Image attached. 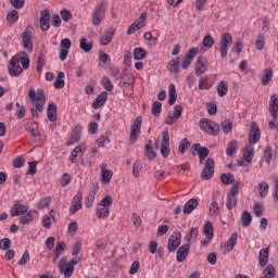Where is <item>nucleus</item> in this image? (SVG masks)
I'll return each instance as SVG.
<instances>
[{"label":"nucleus","instance_id":"nucleus-1","mask_svg":"<svg viewBox=\"0 0 278 278\" xmlns=\"http://www.w3.org/2000/svg\"><path fill=\"white\" fill-rule=\"evenodd\" d=\"M28 101L33 108L30 109L31 116H38V114H42L45 112V105L47 104V96L45 94V90L36 89L30 87L28 90Z\"/></svg>","mask_w":278,"mask_h":278},{"label":"nucleus","instance_id":"nucleus-2","mask_svg":"<svg viewBox=\"0 0 278 278\" xmlns=\"http://www.w3.org/2000/svg\"><path fill=\"white\" fill-rule=\"evenodd\" d=\"M114 203L112 195L104 197L96 208V216L98 218H108L110 216V206Z\"/></svg>","mask_w":278,"mask_h":278},{"label":"nucleus","instance_id":"nucleus-3","mask_svg":"<svg viewBox=\"0 0 278 278\" xmlns=\"http://www.w3.org/2000/svg\"><path fill=\"white\" fill-rule=\"evenodd\" d=\"M233 45V37L229 33H224L219 39V53L220 58H227V53H229V47Z\"/></svg>","mask_w":278,"mask_h":278},{"label":"nucleus","instance_id":"nucleus-4","mask_svg":"<svg viewBox=\"0 0 278 278\" xmlns=\"http://www.w3.org/2000/svg\"><path fill=\"white\" fill-rule=\"evenodd\" d=\"M105 10H108V3L101 2L97 4L93 13L91 14L92 25H101L103 18H105Z\"/></svg>","mask_w":278,"mask_h":278},{"label":"nucleus","instance_id":"nucleus-5","mask_svg":"<svg viewBox=\"0 0 278 278\" xmlns=\"http://www.w3.org/2000/svg\"><path fill=\"white\" fill-rule=\"evenodd\" d=\"M142 130V116H138L130 126L129 142L130 144H136L138 138H140V132Z\"/></svg>","mask_w":278,"mask_h":278},{"label":"nucleus","instance_id":"nucleus-6","mask_svg":"<svg viewBox=\"0 0 278 278\" xmlns=\"http://www.w3.org/2000/svg\"><path fill=\"white\" fill-rule=\"evenodd\" d=\"M200 129H202L204 134H208L210 136H218V131H220V126L212 121L202 119L200 121Z\"/></svg>","mask_w":278,"mask_h":278},{"label":"nucleus","instance_id":"nucleus-7","mask_svg":"<svg viewBox=\"0 0 278 278\" xmlns=\"http://www.w3.org/2000/svg\"><path fill=\"white\" fill-rule=\"evenodd\" d=\"M59 273L64 276L65 278H71L73 277L74 273H75V267H73V265H70L68 263V258H66V256H63L60 261H59Z\"/></svg>","mask_w":278,"mask_h":278},{"label":"nucleus","instance_id":"nucleus-8","mask_svg":"<svg viewBox=\"0 0 278 278\" xmlns=\"http://www.w3.org/2000/svg\"><path fill=\"white\" fill-rule=\"evenodd\" d=\"M8 68L12 77H18V75L23 73V67H21V60H18V56H13L10 60Z\"/></svg>","mask_w":278,"mask_h":278},{"label":"nucleus","instance_id":"nucleus-9","mask_svg":"<svg viewBox=\"0 0 278 278\" xmlns=\"http://www.w3.org/2000/svg\"><path fill=\"white\" fill-rule=\"evenodd\" d=\"M87 149L88 146L84 142L77 146L70 155V161L72 162V164H77V162H79L78 157H84Z\"/></svg>","mask_w":278,"mask_h":278},{"label":"nucleus","instance_id":"nucleus-10","mask_svg":"<svg viewBox=\"0 0 278 278\" xmlns=\"http://www.w3.org/2000/svg\"><path fill=\"white\" fill-rule=\"evenodd\" d=\"M162 144H161V155L163 157H168L170 154V134L168 130H164L162 134Z\"/></svg>","mask_w":278,"mask_h":278},{"label":"nucleus","instance_id":"nucleus-11","mask_svg":"<svg viewBox=\"0 0 278 278\" xmlns=\"http://www.w3.org/2000/svg\"><path fill=\"white\" fill-rule=\"evenodd\" d=\"M214 159H207L204 163V168L202 169L201 177L202 179H212L214 177Z\"/></svg>","mask_w":278,"mask_h":278},{"label":"nucleus","instance_id":"nucleus-12","mask_svg":"<svg viewBox=\"0 0 278 278\" xmlns=\"http://www.w3.org/2000/svg\"><path fill=\"white\" fill-rule=\"evenodd\" d=\"M81 140V125L77 124L72 128V134L70 139L66 141V147H73Z\"/></svg>","mask_w":278,"mask_h":278},{"label":"nucleus","instance_id":"nucleus-13","mask_svg":"<svg viewBox=\"0 0 278 278\" xmlns=\"http://www.w3.org/2000/svg\"><path fill=\"white\" fill-rule=\"evenodd\" d=\"M197 53H199V48L189 49L181 63V68H184V71L190 67V64H192L194 58H197Z\"/></svg>","mask_w":278,"mask_h":278},{"label":"nucleus","instance_id":"nucleus-14","mask_svg":"<svg viewBox=\"0 0 278 278\" xmlns=\"http://www.w3.org/2000/svg\"><path fill=\"white\" fill-rule=\"evenodd\" d=\"M184 112V108L181 105H176L174 108V113L169 114L165 118V125H175L179 118H181V114Z\"/></svg>","mask_w":278,"mask_h":278},{"label":"nucleus","instance_id":"nucleus-15","mask_svg":"<svg viewBox=\"0 0 278 278\" xmlns=\"http://www.w3.org/2000/svg\"><path fill=\"white\" fill-rule=\"evenodd\" d=\"M181 244V232H174L172 237L168 240L167 249L169 253H173V251H177V247Z\"/></svg>","mask_w":278,"mask_h":278},{"label":"nucleus","instance_id":"nucleus-16","mask_svg":"<svg viewBox=\"0 0 278 278\" xmlns=\"http://www.w3.org/2000/svg\"><path fill=\"white\" fill-rule=\"evenodd\" d=\"M260 126H257V123L253 122L251 124V129L249 132V142L250 144H257L260 142Z\"/></svg>","mask_w":278,"mask_h":278},{"label":"nucleus","instance_id":"nucleus-17","mask_svg":"<svg viewBox=\"0 0 278 278\" xmlns=\"http://www.w3.org/2000/svg\"><path fill=\"white\" fill-rule=\"evenodd\" d=\"M22 42L24 49H26L28 53H31L34 51V42H31V31L25 30L22 33Z\"/></svg>","mask_w":278,"mask_h":278},{"label":"nucleus","instance_id":"nucleus-18","mask_svg":"<svg viewBox=\"0 0 278 278\" xmlns=\"http://www.w3.org/2000/svg\"><path fill=\"white\" fill-rule=\"evenodd\" d=\"M269 113L273 116L274 121H277L278 117V94H273L269 100Z\"/></svg>","mask_w":278,"mask_h":278},{"label":"nucleus","instance_id":"nucleus-19","mask_svg":"<svg viewBox=\"0 0 278 278\" xmlns=\"http://www.w3.org/2000/svg\"><path fill=\"white\" fill-rule=\"evenodd\" d=\"M29 208L25 204L15 203L10 211L11 217L14 218V216H23V214H27V211Z\"/></svg>","mask_w":278,"mask_h":278},{"label":"nucleus","instance_id":"nucleus-20","mask_svg":"<svg viewBox=\"0 0 278 278\" xmlns=\"http://www.w3.org/2000/svg\"><path fill=\"white\" fill-rule=\"evenodd\" d=\"M135 81L134 74H124L119 81V88H132Z\"/></svg>","mask_w":278,"mask_h":278},{"label":"nucleus","instance_id":"nucleus-21","mask_svg":"<svg viewBox=\"0 0 278 278\" xmlns=\"http://www.w3.org/2000/svg\"><path fill=\"white\" fill-rule=\"evenodd\" d=\"M188 253H190V243H186L178 249L176 254L177 262H184L188 257Z\"/></svg>","mask_w":278,"mask_h":278},{"label":"nucleus","instance_id":"nucleus-22","mask_svg":"<svg viewBox=\"0 0 278 278\" xmlns=\"http://www.w3.org/2000/svg\"><path fill=\"white\" fill-rule=\"evenodd\" d=\"M270 255V250L268 248H263L258 253V265L264 268L268 264V257Z\"/></svg>","mask_w":278,"mask_h":278},{"label":"nucleus","instance_id":"nucleus-23","mask_svg":"<svg viewBox=\"0 0 278 278\" xmlns=\"http://www.w3.org/2000/svg\"><path fill=\"white\" fill-rule=\"evenodd\" d=\"M197 207H199V200L192 198L186 202V204L184 205L182 212L184 214L188 215L193 213L194 210H197Z\"/></svg>","mask_w":278,"mask_h":278},{"label":"nucleus","instance_id":"nucleus-24","mask_svg":"<svg viewBox=\"0 0 278 278\" xmlns=\"http://www.w3.org/2000/svg\"><path fill=\"white\" fill-rule=\"evenodd\" d=\"M47 118L50 123L58 121V106L55 103H49L47 108Z\"/></svg>","mask_w":278,"mask_h":278},{"label":"nucleus","instance_id":"nucleus-25","mask_svg":"<svg viewBox=\"0 0 278 278\" xmlns=\"http://www.w3.org/2000/svg\"><path fill=\"white\" fill-rule=\"evenodd\" d=\"M192 149H194V151H197V153L199 155L200 164H203V161L205 160V157H207V155H210V150L207 148H201L200 143H194L192 146Z\"/></svg>","mask_w":278,"mask_h":278},{"label":"nucleus","instance_id":"nucleus-26","mask_svg":"<svg viewBox=\"0 0 278 278\" xmlns=\"http://www.w3.org/2000/svg\"><path fill=\"white\" fill-rule=\"evenodd\" d=\"M113 173L110 169H105V164L101 165V184L108 186L112 181Z\"/></svg>","mask_w":278,"mask_h":278},{"label":"nucleus","instance_id":"nucleus-27","mask_svg":"<svg viewBox=\"0 0 278 278\" xmlns=\"http://www.w3.org/2000/svg\"><path fill=\"white\" fill-rule=\"evenodd\" d=\"M106 102H108V92L106 91H102L97 97L94 102L92 103V108H93V110H99V108H102V105H105Z\"/></svg>","mask_w":278,"mask_h":278},{"label":"nucleus","instance_id":"nucleus-28","mask_svg":"<svg viewBox=\"0 0 278 278\" xmlns=\"http://www.w3.org/2000/svg\"><path fill=\"white\" fill-rule=\"evenodd\" d=\"M79 210H81V193H77L74 197L72 205L70 207V212L71 214H76L77 212H79Z\"/></svg>","mask_w":278,"mask_h":278},{"label":"nucleus","instance_id":"nucleus-29","mask_svg":"<svg viewBox=\"0 0 278 278\" xmlns=\"http://www.w3.org/2000/svg\"><path fill=\"white\" fill-rule=\"evenodd\" d=\"M55 212L51 210L48 215H43L42 227H45V229H51V225L53 224Z\"/></svg>","mask_w":278,"mask_h":278},{"label":"nucleus","instance_id":"nucleus-30","mask_svg":"<svg viewBox=\"0 0 278 278\" xmlns=\"http://www.w3.org/2000/svg\"><path fill=\"white\" fill-rule=\"evenodd\" d=\"M99 191V186H93L92 190L89 191V194L87 195L85 200L86 207H92V204L94 203V197H97V192Z\"/></svg>","mask_w":278,"mask_h":278},{"label":"nucleus","instance_id":"nucleus-31","mask_svg":"<svg viewBox=\"0 0 278 278\" xmlns=\"http://www.w3.org/2000/svg\"><path fill=\"white\" fill-rule=\"evenodd\" d=\"M113 38H114V29L111 28L102 35L100 39V45H102L103 47H108V45L112 42Z\"/></svg>","mask_w":278,"mask_h":278},{"label":"nucleus","instance_id":"nucleus-32","mask_svg":"<svg viewBox=\"0 0 278 278\" xmlns=\"http://www.w3.org/2000/svg\"><path fill=\"white\" fill-rule=\"evenodd\" d=\"M253 155H255V150L253 149V144H249L243 149V160L249 164L253 162Z\"/></svg>","mask_w":278,"mask_h":278},{"label":"nucleus","instance_id":"nucleus-33","mask_svg":"<svg viewBox=\"0 0 278 278\" xmlns=\"http://www.w3.org/2000/svg\"><path fill=\"white\" fill-rule=\"evenodd\" d=\"M218 97H225L229 92V84L220 80L216 86Z\"/></svg>","mask_w":278,"mask_h":278},{"label":"nucleus","instance_id":"nucleus-34","mask_svg":"<svg viewBox=\"0 0 278 278\" xmlns=\"http://www.w3.org/2000/svg\"><path fill=\"white\" fill-rule=\"evenodd\" d=\"M168 103L169 105H175L177 103V88L175 84H170L168 87Z\"/></svg>","mask_w":278,"mask_h":278},{"label":"nucleus","instance_id":"nucleus-35","mask_svg":"<svg viewBox=\"0 0 278 278\" xmlns=\"http://www.w3.org/2000/svg\"><path fill=\"white\" fill-rule=\"evenodd\" d=\"M207 71V64L203 62V58H199L195 64V75L197 77H201Z\"/></svg>","mask_w":278,"mask_h":278},{"label":"nucleus","instance_id":"nucleus-36","mask_svg":"<svg viewBox=\"0 0 278 278\" xmlns=\"http://www.w3.org/2000/svg\"><path fill=\"white\" fill-rule=\"evenodd\" d=\"M268 190H270L268 182L262 181L258 184L257 192L262 199H266V197H268Z\"/></svg>","mask_w":278,"mask_h":278},{"label":"nucleus","instance_id":"nucleus-37","mask_svg":"<svg viewBox=\"0 0 278 278\" xmlns=\"http://www.w3.org/2000/svg\"><path fill=\"white\" fill-rule=\"evenodd\" d=\"M203 233L206 236L207 240H212L214 238V226L212 222H206L203 226Z\"/></svg>","mask_w":278,"mask_h":278},{"label":"nucleus","instance_id":"nucleus-38","mask_svg":"<svg viewBox=\"0 0 278 278\" xmlns=\"http://www.w3.org/2000/svg\"><path fill=\"white\" fill-rule=\"evenodd\" d=\"M271 79H273V71L270 68H265L263 71V76L261 79L263 86H268V84H270Z\"/></svg>","mask_w":278,"mask_h":278},{"label":"nucleus","instance_id":"nucleus-39","mask_svg":"<svg viewBox=\"0 0 278 278\" xmlns=\"http://www.w3.org/2000/svg\"><path fill=\"white\" fill-rule=\"evenodd\" d=\"M236 151H238V141L237 140L229 141L226 149V155H228V157H231V155H233Z\"/></svg>","mask_w":278,"mask_h":278},{"label":"nucleus","instance_id":"nucleus-40","mask_svg":"<svg viewBox=\"0 0 278 278\" xmlns=\"http://www.w3.org/2000/svg\"><path fill=\"white\" fill-rule=\"evenodd\" d=\"M198 236H199V228L192 227L190 228L189 232L186 235L185 240L187 242H192V240L197 241Z\"/></svg>","mask_w":278,"mask_h":278},{"label":"nucleus","instance_id":"nucleus-41","mask_svg":"<svg viewBox=\"0 0 278 278\" xmlns=\"http://www.w3.org/2000/svg\"><path fill=\"white\" fill-rule=\"evenodd\" d=\"M252 222L253 216L251 213H249V211H244L241 215V225H243V227H250Z\"/></svg>","mask_w":278,"mask_h":278},{"label":"nucleus","instance_id":"nucleus-42","mask_svg":"<svg viewBox=\"0 0 278 278\" xmlns=\"http://www.w3.org/2000/svg\"><path fill=\"white\" fill-rule=\"evenodd\" d=\"M29 223H34V212H28L20 217L21 225H29Z\"/></svg>","mask_w":278,"mask_h":278},{"label":"nucleus","instance_id":"nucleus-43","mask_svg":"<svg viewBox=\"0 0 278 278\" xmlns=\"http://www.w3.org/2000/svg\"><path fill=\"white\" fill-rule=\"evenodd\" d=\"M66 249V243L64 242H59L54 249V258L53 262H56L60 255H62V252L65 251Z\"/></svg>","mask_w":278,"mask_h":278},{"label":"nucleus","instance_id":"nucleus-44","mask_svg":"<svg viewBox=\"0 0 278 278\" xmlns=\"http://www.w3.org/2000/svg\"><path fill=\"white\" fill-rule=\"evenodd\" d=\"M167 68L170 73H179V56L169 61Z\"/></svg>","mask_w":278,"mask_h":278},{"label":"nucleus","instance_id":"nucleus-45","mask_svg":"<svg viewBox=\"0 0 278 278\" xmlns=\"http://www.w3.org/2000/svg\"><path fill=\"white\" fill-rule=\"evenodd\" d=\"M64 77H65L64 72H60L58 74V77L54 81V88H56V90L64 88V86H65Z\"/></svg>","mask_w":278,"mask_h":278},{"label":"nucleus","instance_id":"nucleus-46","mask_svg":"<svg viewBox=\"0 0 278 278\" xmlns=\"http://www.w3.org/2000/svg\"><path fill=\"white\" fill-rule=\"evenodd\" d=\"M7 21L11 25H14V23H18V11L12 10L7 14Z\"/></svg>","mask_w":278,"mask_h":278},{"label":"nucleus","instance_id":"nucleus-47","mask_svg":"<svg viewBox=\"0 0 278 278\" xmlns=\"http://www.w3.org/2000/svg\"><path fill=\"white\" fill-rule=\"evenodd\" d=\"M132 55L136 60H144L147 58V50L144 48H136Z\"/></svg>","mask_w":278,"mask_h":278},{"label":"nucleus","instance_id":"nucleus-48","mask_svg":"<svg viewBox=\"0 0 278 278\" xmlns=\"http://www.w3.org/2000/svg\"><path fill=\"white\" fill-rule=\"evenodd\" d=\"M79 47L85 53H90V50L92 49V42H88V39L83 38L80 39Z\"/></svg>","mask_w":278,"mask_h":278},{"label":"nucleus","instance_id":"nucleus-49","mask_svg":"<svg viewBox=\"0 0 278 278\" xmlns=\"http://www.w3.org/2000/svg\"><path fill=\"white\" fill-rule=\"evenodd\" d=\"M220 181L222 184H225V186H229V184L236 181V178L233 177V174H222Z\"/></svg>","mask_w":278,"mask_h":278},{"label":"nucleus","instance_id":"nucleus-50","mask_svg":"<svg viewBox=\"0 0 278 278\" xmlns=\"http://www.w3.org/2000/svg\"><path fill=\"white\" fill-rule=\"evenodd\" d=\"M253 213L257 218L264 216V204L260 202L255 203L253 206Z\"/></svg>","mask_w":278,"mask_h":278},{"label":"nucleus","instance_id":"nucleus-51","mask_svg":"<svg viewBox=\"0 0 278 278\" xmlns=\"http://www.w3.org/2000/svg\"><path fill=\"white\" fill-rule=\"evenodd\" d=\"M265 45H266V37L262 34L258 35L255 40V48L257 49V51H262Z\"/></svg>","mask_w":278,"mask_h":278},{"label":"nucleus","instance_id":"nucleus-52","mask_svg":"<svg viewBox=\"0 0 278 278\" xmlns=\"http://www.w3.org/2000/svg\"><path fill=\"white\" fill-rule=\"evenodd\" d=\"M101 85L103 86L104 90H108V92H112V90H114V84H112V80H110L109 77H103Z\"/></svg>","mask_w":278,"mask_h":278},{"label":"nucleus","instance_id":"nucleus-53","mask_svg":"<svg viewBox=\"0 0 278 278\" xmlns=\"http://www.w3.org/2000/svg\"><path fill=\"white\" fill-rule=\"evenodd\" d=\"M140 173H142V163L140 161H136L132 165V175L134 177H140Z\"/></svg>","mask_w":278,"mask_h":278},{"label":"nucleus","instance_id":"nucleus-54","mask_svg":"<svg viewBox=\"0 0 278 278\" xmlns=\"http://www.w3.org/2000/svg\"><path fill=\"white\" fill-rule=\"evenodd\" d=\"M236 244H238V233L233 232L227 241V247L230 251H233Z\"/></svg>","mask_w":278,"mask_h":278},{"label":"nucleus","instance_id":"nucleus-55","mask_svg":"<svg viewBox=\"0 0 278 278\" xmlns=\"http://www.w3.org/2000/svg\"><path fill=\"white\" fill-rule=\"evenodd\" d=\"M211 216H219L220 215V206H218V202L214 201L210 205Z\"/></svg>","mask_w":278,"mask_h":278},{"label":"nucleus","instance_id":"nucleus-56","mask_svg":"<svg viewBox=\"0 0 278 278\" xmlns=\"http://www.w3.org/2000/svg\"><path fill=\"white\" fill-rule=\"evenodd\" d=\"M263 159L266 162V164H270V162L273 160V148L271 147L265 148Z\"/></svg>","mask_w":278,"mask_h":278},{"label":"nucleus","instance_id":"nucleus-57","mask_svg":"<svg viewBox=\"0 0 278 278\" xmlns=\"http://www.w3.org/2000/svg\"><path fill=\"white\" fill-rule=\"evenodd\" d=\"M62 21H65V23H68V21H73V13L71 11L63 9L60 11Z\"/></svg>","mask_w":278,"mask_h":278},{"label":"nucleus","instance_id":"nucleus-58","mask_svg":"<svg viewBox=\"0 0 278 278\" xmlns=\"http://www.w3.org/2000/svg\"><path fill=\"white\" fill-rule=\"evenodd\" d=\"M144 153L148 160H153L155 157V151H153V147L149 143L144 147Z\"/></svg>","mask_w":278,"mask_h":278},{"label":"nucleus","instance_id":"nucleus-59","mask_svg":"<svg viewBox=\"0 0 278 278\" xmlns=\"http://www.w3.org/2000/svg\"><path fill=\"white\" fill-rule=\"evenodd\" d=\"M222 129H223L224 134H229V131H231L233 129V124L231 123V121L226 119V121L222 122Z\"/></svg>","mask_w":278,"mask_h":278},{"label":"nucleus","instance_id":"nucleus-60","mask_svg":"<svg viewBox=\"0 0 278 278\" xmlns=\"http://www.w3.org/2000/svg\"><path fill=\"white\" fill-rule=\"evenodd\" d=\"M203 47H205V49H212V47H214V37L211 35L205 36L203 38Z\"/></svg>","mask_w":278,"mask_h":278},{"label":"nucleus","instance_id":"nucleus-61","mask_svg":"<svg viewBox=\"0 0 278 278\" xmlns=\"http://www.w3.org/2000/svg\"><path fill=\"white\" fill-rule=\"evenodd\" d=\"M12 247V241L9 238H3L0 240V249L2 251H8Z\"/></svg>","mask_w":278,"mask_h":278},{"label":"nucleus","instance_id":"nucleus-62","mask_svg":"<svg viewBox=\"0 0 278 278\" xmlns=\"http://www.w3.org/2000/svg\"><path fill=\"white\" fill-rule=\"evenodd\" d=\"M236 203H238V200L236 199V197L227 195V202H226L227 210H232Z\"/></svg>","mask_w":278,"mask_h":278},{"label":"nucleus","instance_id":"nucleus-63","mask_svg":"<svg viewBox=\"0 0 278 278\" xmlns=\"http://www.w3.org/2000/svg\"><path fill=\"white\" fill-rule=\"evenodd\" d=\"M68 184H71V175L68 174H63L60 178V186L62 188H66V186H68Z\"/></svg>","mask_w":278,"mask_h":278},{"label":"nucleus","instance_id":"nucleus-64","mask_svg":"<svg viewBox=\"0 0 278 278\" xmlns=\"http://www.w3.org/2000/svg\"><path fill=\"white\" fill-rule=\"evenodd\" d=\"M20 64H22L24 71H27L29 68V56L24 52V56H20Z\"/></svg>","mask_w":278,"mask_h":278}]
</instances>
